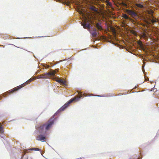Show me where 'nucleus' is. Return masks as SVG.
Masks as SVG:
<instances>
[{"mask_svg":"<svg viewBox=\"0 0 159 159\" xmlns=\"http://www.w3.org/2000/svg\"><path fill=\"white\" fill-rule=\"evenodd\" d=\"M151 21L153 23H155L157 22L156 20H154L152 19V20H151Z\"/></svg>","mask_w":159,"mask_h":159,"instance_id":"18","label":"nucleus"},{"mask_svg":"<svg viewBox=\"0 0 159 159\" xmlns=\"http://www.w3.org/2000/svg\"><path fill=\"white\" fill-rule=\"evenodd\" d=\"M45 137L43 135H39L37 137V140L42 141H45Z\"/></svg>","mask_w":159,"mask_h":159,"instance_id":"9","label":"nucleus"},{"mask_svg":"<svg viewBox=\"0 0 159 159\" xmlns=\"http://www.w3.org/2000/svg\"><path fill=\"white\" fill-rule=\"evenodd\" d=\"M125 11L128 15L131 16L132 17L134 18L138 16L137 13L134 11L130 9H126Z\"/></svg>","mask_w":159,"mask_h":159,"instance_id":"5","label":"nucleus"},{"mask_svg":"<svg viewBox=\"0 0 159 159\" xmlns=\"http://www.w3.org/2000/svg\"><path fill=\"white\" fill-rule=\"evenodd\" d=\"M30 150H35V151H39V149L37 148H31L29 149Z\"/></svg>","mask_w":159,"mask_h":159,"instance_id":"16","label":"nucleus"},{"mask_svg":"<svg viewBox=\"0 0 159 159\" xmlns=\"http://www.w3.org/2000/svg\"><path fill=\"white\" fill-rule=\"evenodd\" d=\"M153 12L152 11H149L148 13L149 14L151 15V18H154V17L152 15V14L153 13Z\"/></svg>","mask_w":159,"mask_h":159,"instance_id":"17","label":"nucleus"},{"mask_svg":"<svg viewBox=\"0 0 159 159\" xmlns=\"http://www.w3.org/2000/svg\"><path fill=\"white\" fill-rule=\"evenodd\" d=\"M79 96H76L74 98H72L71 99H70V103L74 101L76 102L77 101H78L79 100L80 98L84 97V95L82 94L81 93H79Z\"/></svg>","mask_w":159,"mask_h":159,"instance_id":"6","label":"nucleus"},{"mask_svg":"<svg viewBox=\"0 0 159 159\" xmlns=\"http://www.w3.org/2000/svg\"><path fill=\"white\" fill-rule=\"evenodd\" d=\"M54 70L55 71V74H56V73L57 71L58 70L57 69H56V70Z\"/></svg>","mask_w":159,"mask_h":159,"instance_id":"21","label":"nucleus"},{"mask_svg":"<svg viewBox=\"0 0 159 159\" xmlns=\"http://www.w3.org/2000/svg\"><path fill=\"white\" fill-rule=\"evenodd\" d=\"M70 105V100L68 101L66 104L61 107L55 113V115H56L60 113L61 111H64Z\"/></svg>","mask_w":159,"mask_h":159,"instance_id":"4","label":"nucleus"},{"mask_svg":"<svg viewBox=\"0 0 159 159\" xmlns=\"http://www.w3.org/2000/svg\"><path fill=\"white\" fill-rule=\"evenodd\" d=\"M90 33L93 37H96L99 34L98 32L94 28L90 31Z\"/></svg>","mask_w":159,"mask_h":159,"instance_id":"7","label":"nucleus"},{"mask_svg":"<svg viewBox=\"0 0 159 159\" xmlns=\"http://www.w3.org/2000/svg\"><path fill=\"white\" fill-rule=\"evenodd\" d=\"M54 123V116H53L48 120L47 123L41 125L37 129L39 130V132L45 133L51 127Z\"/></svg>","mask_w":159,"mask_h":159,"instance_id":"1","label":"nucleus"},{"mask_svg":"<svg viewBox=\"0 0 159 159\" xmlns=\"http://www.w3.org/2000/svg\"><path fill=\"white\" fill-rule=\"evenodd\" d=\"M136 6L137 7L141 8H143V5L138 3L136 4Z\"/></svg>","mask_w":159,"mask_h":159,"instance_id":"15","label":"nucleus"},{"mask_svg":"<svg viewBox=\"0 0 159 159\" xmlns=\"http://www.w3.org/2000/svg\"><path fill=\"white\" fill-rule=\"evenodd\" d=\"M89 9L92 11H94L95 13H97L98 12L97 8L94 6H91L90 7Z\"/></svg>","mask_w":159,"mask_h":159,"instance_id":"11","label":"nucleus"},{"mask_svg":"<svg viewBox=\"0 0 159 159\" xmlns=\"http://www.w3.org/2000/svg\"><path fill=\"white\" fill-rule=\"evenodd\" d=\"M57 82L63 85H66V83L65 81L60 79H57L56 80Z\"/></svg>","mask_w":159,"mask_h":159,"instance_id":"10","label":"nucleus"},{"mask_svg":"<svg viewBox=\"0 0 159 159\" xmlns=\"http://www.w3.org/2000/svg\"><path fill=\"white\" fill-rule=\"evenodd\" d=\"M47 68H49V66L48 65H47Z\"/></svg>","mask_w":159,"mask_h":159,"instance_id":"22","label":"nucleus"},{"mask_svg":"<svg viewBox=\"0 0 159 159\" xmlns=\"http://www.w3.org/2000/svg\"><path fill=\"white\" fill-rule=\"evenodd\" d=\"M106 4H107V5L109 6H110V7H111L112 6V4H111V3L110 2L108 1V0H106Z\"/></svg>","mask_w":159,"mask_h":159,"instance_id":"14","label":"nucleus"},{"mask_svg":"<svg viewBox=\"0 0 159 159\" xmlns=\"http://www.w3.org/2000/svg\"><path fill=\"white\" fill-rule=\"evenodd\" d=\"M28 84V82L26 81L25 83H24L23 84H21V85L17 86L16 87H15L13 89L9 90V91H8V92L9 94L12 93L14 92H15L18 90L19 89H20L22 88V87L25 86L26 85Z\"/></svg>","mask_w":159,"mask_h":159,"instance_id":"3","label":"nucleus"},{"mask_svg":"<svg viewBox=\"0 0 159 159\" xmlns=\"http://www.w3.org/2000/svg\"><path fill=\"white\" fill-rule=\"evenodd\" d=\"M122 17L126 19H129V20H131V19L126 14H123L122 15Z\"/></svg>","mask_w":159,"mask_h":159,"instance_id":"13","label":"nucleus"},{"mask_svg":"<svg viewBox=\"0 0 159 159\" xmlns=\"http://www.w3.org/2000/svg\"><path fill=\"white\" fill-rule=\"evenodd\" d=\"M123 5L124 7H127V4H125V3H123Z\"/></svg>","mask_w":159,"mask_h":159,"instance_id":"19","label":"nucleus"},{"mask_svg":"<svg viewBox=\"0 0 159 159\" xmlns=\"http://www.w3.org/2000/svg\"><path fill=\"white\" fill-rule=\"evenodd\" d=\"M89 24H88V25H87V27H89Z\"/></svg>","mask_w":159,"mask_h":159,"instance_id":"23","label":"nucleus"},{"mask_svg":"<svg viewBox=\"0 0 159 159\" xmlns=\"http://www.w3.org/2000/svg\"><path fill=\"white\" fill-rule=\"evenodd\" d=\"M95 27L98 30L100 31H102L103 30L101 23L100 22L97 23L96 24Z\"/></svg>","mask_w":159,"mask_h":159,"instance_id":"8","label":"nucleus"},{"mask_svg":"<svg viewBox=\"0 0 159 159\" xmlns=\"http://www.w3.org/2000/svg\"><path fill=\"white\" fill-rule=\"evenodd\" d=\"M3 132H4V130L3 129L2 125H1V124H0V134L1 135H2L3 134ZM0 136H2V135H1L0 134Z\"/></svg>","mask_w":159,"mask_h":159,"instance_id":"12","label":"nucleus"},{"mask_svg":"<svg viewBox=\"0 0 159 159\" xmlns=\"http://www.w3.org/2000/svg\"><path fill=\"white\" fill-rule=\"evenodd\" d=\"M32 80V79H30L29 80H28L27 81V82H28V83H30V82H31Z\"/></svg>","mask_w":159,"mask_h":159,"instance_id":"20","label":"nucleus"},{"mask_svg":"<svg viewBox=\"0 0 159 159\" xmlns=\"http://www.w3.org/2000/svg\"><path fill=\"white\" fill-rule=\"evenodd\" d=\"M55 71L53 70H51L50 72H47L39 75V78L42 79L49 78L51 76L54 77Z\"/></svg>","mask_w":159,"mask_h":159,"instance_id":"2","label":"nucleus"}]
</instances>
